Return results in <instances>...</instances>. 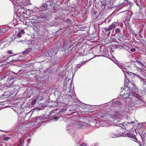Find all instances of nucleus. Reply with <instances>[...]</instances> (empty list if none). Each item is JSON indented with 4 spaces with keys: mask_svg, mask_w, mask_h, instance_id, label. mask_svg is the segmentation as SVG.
<instances>
[{
    "mask_svg": "<svg viewBox=\"0 0 146 146\" xmlns=\"http://www.w3.org/2000/svg\"><path fill=\"white\" fill-rule=\"evenodd\" d=\"M62 103L61 102L59 103V104H58V106H61L62 105Z\"/></svg>",
    "mask_w": 146,
    "mask_h": 146,
    "instance_id": "obj_41",
    "label": "nucleus"
},
{
    "mask_svg": "<svg viewBox=\"0 0 146 146\" xmlns=\"http://www.w3.org/2000/svg\"><path fill=\"white\" fill-rule=\"evenodd\" d=\"M113 119V117L110 118V120H111L112 119Z\"/></svg>",
    "mask_w": 146,
    "mask_h": 146,
    "instance_id": "obj_46",
    "label": "nucleus"
},
{
    "mask_svg": "<svg viewBox=\"0 0 146 146\" xmlns=\"http://www.w3.org/2000/svg\"><path fill=\"white\" fill-rule=\"evenodd\" d=\"M14 56H11L7 57L6 59V62L9 63L14 61V60L13 57Z\"/></svg>",
    "mask_w": 146,
    "mask_h": 146,
    "instance_id": "obj_10",
    "label": "nucleus"
},
{
    "mask_svg": "<svg viewBox=\"0 0 146 146\" xmlns=\"http://www.w3.org/2000/svg\"><path fill=\"white\" fill-rule=\"evenodd\" d=\"M126 135L128 137L132 138L135 140H137V139L135 135L133 134L129 133L126 134Z\"/></svg>",
    "mask_w": 146,
    "mask_h": 146,
    "instance_id": "obj_11",
    "label": "nucleus"
},
{
    "mask_svg": "<svg viewBox=\"0 0 146 146\" xmlns=\"http://www.w3.org/2000/svg\"><path fill=\"white\" fill-rule=\"evenodd\" d=\"M116 33H120L121 31L120 29L119 28H117L115 30Z\"/></svg>",
    "mask_w": 146,
    "mask_h": 146,
    "instance_id": "obj_27",
    "label": "nucleus"
},
{
    "mask_svg": "<svg viewBox=\"0 0 146 146\" xmlns=\"http://www.w3.org/2000/svg\"><path fill=\"white\" fill-rule=\"evenodd\" d=\"M36 101V99H35L32 102V104L33 105L35 104Z\"/></svg>",
    "mask_w": 146,
    "mask_h": 146,
    "instance_id": "obj_31",
    "label": "nucleus"
},
{
    "mask_svg": "<svg viewBox=\"0 0 146 146\" xmlns=\"http://www.w3.org/2000/svg\"><path fill=\"white\" fill-rule=\"evenodd\" d=\"M84 117H80L77 119V120H75L73 122L74 125L80 127L89 126L90 125L86 123Z\"/></svg>",
    "mask_w": 146,
    "mask_h": 146,
    "instance_id": "obj_3",
    "label": "nucleus"
},
{
    "mask_svg": "<svg viewBox=\"0 0 146 146\" xmlns=\"http://www.w3.org/2000/svg\"><path fill=\"white\" fill-rule=\"evenodd\" d=\"M120 68L123 72H124L125 76L124 85L125 88L123 89L124 90V91H125L127 88H128L130 90H132V88L133 86V85L132 82L129 81L128 78L126 77L127 76L126 75V74L125 72L128 75L129 77L131 78H133V76H134V73L127 71L126 68L123 67ZM127 90L128 89H127Z\"/></svg>",
    "mask_w": 146,
    "mask_h": 146,
    "instance_id": "obj_2",
    "label": "nucleus"
},
{
    "mask_svg": "<svg viewBox=\"0 0 146 146\" xmlns=\"http://www.w3.org/2000/svg\"><path fill=\"white\" fill-rule=\"evenodd\" d=\"M112 39V40H111V41L112 42H115V38H114V37H110Z\"/></svg>",
    "mask_w": 146,
    "mask_h": 146,
    "instance_id": "obj_32",
    "label": "nucleus"
},
{
    "mask_svg": "<svg viewBox=\"0 0 146 146\" xmlns=\"http://www.w3.org/2000/svg\"><path fill=\"white\" fill-rule=\"evenodd\" d=\"M55 121H56L58 119V118H55Z\"/></svg>",
    "mask_w": 146,
    "mask_h": 146,
    "instance_id": "obj_47",
    "label": "nucleus"
},
{
    "mask_svg": "<svg viewBox=\"0 0 146 146\" xmlns=\"http://www.w3.org/2000/svg\"><path fill=\"white\" fill-rule=\"evenodd\" d=\"M120 95L122 96V98L123 99L131 98V103L133 106L137 104H142L143 102L141 97L137 96L135 94H132L131 92L130 93L129 92V93L127 92L122 95L120 94Z\"/></svg>",
    "mask_w": 146,
    "mask_h": 146,
    "instance_id": "obj_1",
    "label": "nucleus"
},
{
    "mask_svg": "<svg viewBox=\"0 0 146 146\" xmlns=\"http://www.w3.org/2000/svg\"><path fill=\"white\" fill-rule=\"evenodd\" d=\"M70 96L71 97V98L72 99H74L76 97V95L74 93V92H73L72 93V94H71V95Z\"/></svg>",
    "mask_w": 146,
    "mask_h": 146,
    "instance_id": "obj_23",
    "label": "nucleus"
},
{
    "mask_svg": "<svg viewBox=\"0 0 146 146\" xmlns=\"http://www.w3.org/2000/svg\"><path fill=\"white\" fill-rule=\"evenodd\" d=\"M116 26V23L115 22H113L112 23L110 26L109 27V28L110 30H114V29L115 28Z\"/></svg>",
    "mask_w": 146,
    "mask_h": 146,
    "instance_id": "obj_13",
    "label": "nucleus"
},
{
    "mask_svg": "<svg viewBox=\"0 0 146 146\" xmlns=\"http://www.w3.org/2000/svg\"><path fill=\"white\" fill-rule=\"evenodd\" d=\"M20 6L22 5V6H27L28 5V3H25L23 2V1L20 4Z\"/></svg>",
    "mask_w": 146,
    "mask_h": 146,
    "instance_id": "obj_24",
    "label": "nucleus"
},
{
    "mask_svg": "<svg viewBox=\"0 0 146 146\" xmlns=\"http://www.w3.org/2000/svg\"><path fill=\"white\" fill-rule=\"evenodd\" d=\"M23 1V0H17V3H18L19 5L22 3Z\"/></svg>",
    "mask_w": 146,
    "mask_h": 146,
    "instance_id": "obj_29",
    "label": "nucleus"
},
{
    "mask_svg": "<svg viewBox=\"0 0 146 146\" xmlns=\"http://www.w3.org/2000/svg\"><path fill=\"white\" fill-rule=\"evenodd\" d=\"M31 23V25H30V26L33 28V29L35 31L36 29V20L33 19Z\"/></svg>",
    "mask_w": 146,
    "mask_h": 146,
    "instance_id": "obj_9",
    "label": "nucleus"
},
{
    "mask_svg": "<svg viewBox=\"0 0 146 146\" xmlns=\"http://www.w3.org/2000/svg\"><path fill=\"white\" fill-rule=\"evenodd\" d=\"M14 83V82H12V83L10 84H9V85H7V86H9L7 88V89H8V92H5L4 93V96H10L12 94L13 92H12L11 91V89L12 88L11 87V86L14 85L13 84Z\"/></svg>",
    "mask_w": 146,
    "mask_h": 146,
    "instance_id": "obj_7",
    "label": "nucleus"
},
{
    "mask_svg": "<svg viewBox=\"0 0 146 146\" xmlns=\"http://www.w3.org/2000/svg\"><path fill=\"white\" fill-rule=\"evenodd\" d=\"M46 104L45 103L40 104L38 107H37V110H40L44 109V107L46 106Z\"/></svg>",
    "mask_w": 146,
    "mask_h": 146,
    "instance_id": "obj_12",
    "label": "nucleus"
},
{
    "mask_svg": "<svg viewBox=\"0 0 146 146\" xmlns=\"http://www.w3.org/2000/svg\"><path fill=\"white\" fill-rule=\"evenodd\" d=\"M111 137L113 138H115V137H119V136L118 135L114 134H112V135H111Z\"/></svg>",
    "mask_w": 146,
    "mask_h": 146,
    "instance_id": "obj_30",
    "label": "nucleus"
},
{
    "mask_svg": "<svg viewBox=\"0 0 146 146\" xmlns=\"http://www.w3.org/2000/svg\"><path fill=\"white\" fill-rule=\"evenodd\" d=\"M9 139V138L8 137H5L4 138V140H5L7 141Z\"/></svg>",
    "mask_w": 146,
    "mask_h": 146,
    "instance_id": "obj_38",
    "label": "nucleus"
},
{
    "mask_svg": "<svg viewBox=\"0 0 146 146\" xmlns=\"http://www.w3.org/2000/svg\"><path fill=\"white\" fill-rule=\"evenodd\" d=\"M31 141V139L29 138L27 140V142L28 143H29Z\"/></svg>",
    "mask_w": 146,
    "mask_h": 146,
    "instance_id": "obj_40",
    "label": "nucleus"
},
{
    "mask_svg": "<svg viewBox=\"0 0 146 146\" xmlns=\"http://www.w3.org/2000/svg\"><path fill=\"white\" fill-rule=\"evenodd\" d=\"M31 50V48L30 47L28 48L27 49H26L23 52V54L24 55L28 53Z\"/></svg>",
    "mask_w": 146,
    "mask_h": 146,
    "instance_id": "obj_16",
    "label": "nucleus"
},
{
    "mask_svg": "<svg viewBox=\"0 0 146 146\" xmlns=\"http://www.w3.org/2000/svg\"><path fill=\"white\" fill-rule=\"evenodd\" d=\"M43 97L42 96L39 95L38 96V98H37V99H38L39 100H43Z\"/></svg>",
    "mask_w": 146,
    "mask_h": 146,
    "instance_id": "obj_25",
    "label": "nucleus"
},
{
    "mask_svg": "<svg viewBox=\"0 0 146 146\" xmlns=\"http://www.w3.org/2000/svg\"><path fill=\"white\" fill-rule=\"evenodd\" d=\"M72 125L69 124L67 126L66 128L67 129H69V128H70V129L72 128Z\"/></svg>",
    "mask_w": 146,
    "mask_h": 146,
    "instance_id": "obj_28",
    "label": "nucleus"
},
{
    "mask_svg": "<svg viewBox=\"0 0 146 146\" xmlns=\"http://www.w3.org/2000/svg\"><path fill=\"white\" fill-rule=\"evenodd\" d=\"M136 3V4H137V5H138V6H139V5H138V3Z\"/></svg>",
    "mask_w": 146,
    "mask_h": 146,
    "instance_id": "obj_48",
    "label": "nucleus"
},
{
    "mask_svg": "<svg viewBox=\"0 0 146 146\" xmlns=\"http://www.w3.org/2000/svg\"><path fill=\"white\" fill-rule=\"evenodd\" d=\"M127 123H131V124H133L135 123V122L134 121H131L130 122H128Z\"/></svg>",
    "mask_w": 146,
    "mask_h": 146,
    "instance_id": "obj_42",
    "label": "nucleus"
},
{
    "mask_svg": "<svg viewBox=\"0 0 146 146\" xmlns=\"http://www.w3.org/2000/svg\"><path fill=\"white\" fill-rule=\"evenodd\" d=\"M68 89H69V90L70 91V88H68Z\"/></svg>",
    "mask_w": 146,
    "mask_h": 146,
    "instance_id": "obj_50",
    "label": "nucleus"
},
{
    "mask_svg": "<svg viewBox=\"0 0 146 146\" xmlns=\"http://www.w3.org/2000/svg\"><path fill=\"white\" fill-rule=\"evenodd\" d=\"M141 82L142 83V85L143 87H144L145 85L146 86V80H144V79L143 78L142 80H141ZM145 88H146V87H145Z\"/></svg>",
    "mask_w": 146,
    "mask_h": 146,
    "instance_id": "obj_17",
    "label": "nucleus"
},
{
    "mask_svg": "<svg viewBox=\"0 0 146 146\" xmlns=\"http://www.w3.org/2000/svg\"><path fill=\"white\" fill-rule=\"evenodd\" d=\"M35 122H32L31 123V126L33 125L32 127H34L35 126V124H34Z\"/></svg>",
    "mask_w": 146,
    "mask_h": 146,
    "instance_id": "obj_34",
    "label": "nucleus"
},
{
    "mask_svg": "<svg viewBox=\"0 0 146 146\" xmlns=\"http://www.w3.org/2000/svg\"><path fill=\"white\" fill-rule=\"evenodd\" d=\"M104 30L106 32H109L108 35H109L110 33V30L109 27L108 28H104Z\"/></svg>",
    "mask_w": 146,
    "mask_h": 146,
    "instance_id": "obj_21",
    "label": "nucleus"
},
{
    "mask_svg": "<svg viewBox=\"0 0 146 146\" xmlns=\"http://www.w3.org/2000/svg\"><path fill=\"white\" fill-rule=\"evenodd\" d=\"M23 143L22 142V141L20 139V144L19 145V146H23Z\"/></svg>",
    "mask_w": 146,
    "mask_h": 146,
    "instance_id": "obj_33",
    "label": "nucleus"
},
{
    "mask_svg": "<svg viewBox=\"0 0 146 146\" xmlns=\"http://www.w3.org/2000/svg\"><path fill=\"white\" fill-rule=\"evenodd\" d=\"M56 102H57V101L56 100Z\"/></svg>",
    "mask_w": 146,
    "mask_h": 146,
    "instance_id": "obj_51",
    "label": "nucleus"
},
{
    "mask_svg": "<svg viewBox=\"0 0 146 146\" xmlns=\"http://www.w3.org/2000/svg\"><path fill=\"white\" fill-rule=\"evenodd\" d=\"M80 146H86V144L85 143H82Z\"/></svg>",
    "mask_w": 146,
    "mask_h": 146,
    "instance_id": "obj_35",
    "label": "nucleus"
},
{
    "mask_svg": "<svg viewBox=\"0 0 146 146\" xmlns=\"http://www.w3.org/2000/svg\"><path fill=\"white\" fill-rule=\"evenodd\" d=\"M136 62L142 67H143L144 66L143 64L141 61H139L138 60H136Z\"/></svg>",
    "mask_w": 146,
    "mask_h": 146,
    "instance_id": "obj_19",
    "label": "nucleus"
},
{
    "mask_svg": "<svg viewBox=\"0 0 146 146\" xmlns=\"http://www.w3.org/2000/svg\"><path fill=\"white\" fill-rule=\"evenodd\" d=\"M74 133V131L73 130H72L71 132L70 133V135H73Z\"/></svg>",
    "mask_w": 146,
    "mask_h": 146,
    "instance_id": "obj_39",
    "label": "nucleus"
},
{
    "mask_svg": "<svg viewBox=\"0 0 146 146\" xmlns=\"http://www.w3.org/2000/svg\"><path fill=\"white\" fill-rule=\"evenodd\" d=\"M111 115H112V117H114V121H115V123H113L111 124H109L110 125H115V124H116L117 125L118 124H119V125H117V126H120V125H122V124L123 123H116L117 121H118V122H119L120 121L118 120V119H117V118H118V117H119L120 115V114L118 113V112H115L114 113H112V114Z\"/></svg>",
    "mask_w": 146,
    "mask_h": 146,
    "instance_id": "obj_4",
    "label": "nucleus"
},
{
    "mask_svg": "<svg viewBox=\"0 0 146 146\" xmlns=\"http://www.w3.org/2000/svg\"><path fill=\"white\" fill-rule=\"evenodd\" d=\"M19 14L20 15L19 17V19L21 21H23V20L25 21L24 18L25 15L26 14V11L23 9H21L20 10H18Z\"/></svg>",
    "mask_w": 146,
    "mask_h": 146,
    "instance_id": "obj_6",
    "label": "nucleus"
},
{
    "mask_svg": "<svg viewBox=\"0 0 146 146\" xmlns=\"http://www.w3.org/2000/svg\"><path fill=\"white\" fill-rule=\"evenodd\" d=\"M40 18H44V17H43V15H42V16L41 15L40 17Z\"/></svg>",
    "mask_w": 146,
    "mask_h": 146,
    "instance_id": "obj_43",
    "label": "nucleus"
},
{
    "mask_svg": "<svg viewBox=\"0 0 146 146\" xmlns=\"http://www.w3.org/2000/svg\"><path fill=\"white\" fill-rule=\"evenodd\" d=\"M7 53L8 54H12V51L11 50H9L7 52Z\"/></svg>",
    "mask_w": 146,
    "mask_h": 146,
    "instance_id": "obj_37",
    "label": "nucleus"
},
{
    "mask_svg": "<svg viewBox=\"0 0 146 146\" xmlns=\"http://www.w3.org/2000/svg\"><path fill=\"white\" fill-rule=\"evenodd\" d=\"M124 1L126 3L127 2H128L127 0H124Z\"/></svg>",
    "mask_w": 146,
    "mask_h": 146,
    "instance_id": "obj_44",
    "label": "nucleus"
},
{
    "mask_svg": "<svg viewBox=\"0 0 146 146\" xmlns=\"http://www.w3.org/2000/svg\"><path fill=\"white\" fill-rule=\"evenodd\" d=\"M24 22L23 24H26V23H27L26 22V21H25V22L24 23V22Z\"/></svg>",
    "mask_w": 146,
    "mask_h": 146,
    "instance_id": "obj_45",
    "label": "nucleus"
},
{
    "mask_svg": "<svg viewBox=\"0 0 146 146\" xmlns=\"http://www.w3.org/2000/svg\"><path fill=\"white\" fill-rule=\"evenodd\" d=\"M145 50H146V49H145Z\"/></svg>",
    "mask_w": 146,
    "mask_h": 146,
    "instance_id": "obj_52",
    "label": "nucleus"
},
{
    "mask_svg": "<svg viewBox=\"0 0 146 146\" xmlns=\"http://www.w3.org/2000/svg\"><path fill=\"white\" fill-rule=\"evenodd\" d=\"M134 76H136L137 78L141 80H142V78H142L139 75L134 73Z\"/></svg>",
    "mask_w": 146,
    "mask_h": 146,
    "instance_id": "obj_22",
    "label": "nucleus"
},
{
    "mask_svg": "<svg viewBox=\"0 0 146 146\" xmlns=\"http://www.w3.org/2000/svg\"><path fill=\"white\" fill-rule=\"evenodd\" d=\"M8 31L7 29L5 28H2L0 29V33L3 34L5 33H7Z\"/></svg>",
    "mask_w": 146,
    "mask_h": 146,
    "instance_id": "obj_15",
    "label": "nucleus"
},
{
    "mask_svg": "<svg viewBox=\"0 0 146 146\" xmlns=\"http://www.w3.org/2000/svg\"><path fill=\"white\" fill-rule=\"evenodd\" d=\"M83 104L84 105V106H87V105H86V104Z\"/></svg>",
    "mask_w": 146,
    "mask_h": 146,
    "instance_id": "obj_49",
    "label": "nucleus"
},
{
    "mask_svg": "<svg viewBox=\"0 0 146 146\" xmlns=\"http://www.w3.org/2000/svg\"><path fill=\"white\" fill-rule=\"evenodd\" d=\"M84 54V50H83L82 51L80 52L79 53L78 55L77 56H84L85 55Z\"/></svg>",
    "mask_w": 146,
    "mask_h": 146,
    "instance_id": "obj_18",
    "label": "nucleus"
},
{
    "mask_svg": "<svg viewBox=\"0 0 146 146\" xmlns=\"http://www.w3.org/2000/svg\"><path fill=\"white\" fill-rule=\"evenodd\" d=\"M13 73V72L12 71H11L10 70H8L6 72L4 76H3L1 78L2 79H4L7 76H8L7 79L9 81V84H11L12 82H13V81H14V80H13V82L12 81V80L13 79L12 78L9 79V76H11V74Z\"/></svg>",
    "mask_w": 146,
    "mask_h": 146,
    "instance_id": "obj_5",
    "label": "nucleus"
},
{
    "mask_svg": "<svg viewBox=\"0 0 146 146\" xmlns=\"http://www.w3.org/2000/svg\"><path fill=\"white\" fill-rule=\"evenodd\" d=\"M25 33L23 29H22L20 31L19 33L17 35V36L19 38H20L21 36V35Z\"/></svg>",
    "mask_w": 146,
    "mask_h": 146,
    "instance_id": "obj_14",
    "label": "nucleus"
},
{
    "mask_svg": "<svg viewBox=\"0 0 146 146\" xmlns=\"http://www.w3.org/2000/svg\"><path fill=\"white\" fill-rule=\"evenodd\" d=\"M66 22L69 25H71L72 23V21L69 19H67L66 20Z\"/></svg>",
    "mask_w": 146,
    "mask_h": 146,
    "instance_id": "obj_20",
    "label": "nucleus"
},
{
    "mask_svg": "<svg viewBox=\"0 0 146 146\" xmlns=\"http://www.w3.org/2000/svg\"><path fill=\"white\" fill-rule=\"evenodd\" d=\"M47 9V5L46 3H43L42 5L40 6L38 8V9L40 11L45 12Z\"/></svg>",
    "mask_w": 146,
    "mask_h": 146,
    "instance_id": "obj_8",
    "label": "nucleus"
},
{
    "mask_svg": "<svg viewBox=\"0 0 146 146\" xmlns=\"http://www.w3.org/2000/svg\"><path fill=\"white\" fill-rule=\"evenodd\" d=\"M135 50L136 49L135 48H133L131 49V51L133 52H135Z\"/></svg>",
    "mask_w": 146,
    "mask_h": 146,
    "instance_id": "obj_36",
    "label": "nucleus"
},
{
    "mask_svg": "<svg viewBox=\"0 0 146 146\" xmlns=\"http://www.w3.org/2000/svg\"><path fill=\"white\" fill-rule=\"evenodd\" d=\"M83 65V64L82 63L81 64H77L76 66V68H80Z\"/></svg>",
    "mask_w": 146,
    "mask_h": 146,
    "instance_id": "obj_26",
    "label": "nucleus"
}]
</instances>
